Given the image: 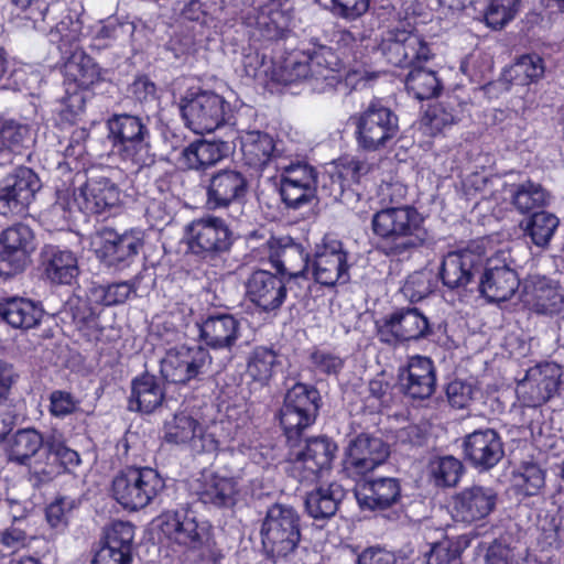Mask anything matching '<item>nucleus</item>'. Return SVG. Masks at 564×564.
I'll return each mask as SVG.
<instances>
[{
  "instance_id": "f257e3e1",
  "label": "nucleus",
  "mask_w": 564,
  "mask_h": 564,
  "mask_svg": "<svg viewBox=\"0 0 564 564\" xmlns=\"http://www.w3.org/2000/svg\"><path fill=\"white\" fill-rule=\"evenodd\" d=\"M378 250L388 257L410 256L430 239L424 217L410 205L384 207L371 217Z\"/></svg>"
},
{
  "instance_id": "f03ea898",
  "label": "nucleus",
  "mask_w": 564,
  "mask_h": 564,
  "mask_svg": "<svg viewBox=\"0 0 564 564\" xmlns=\"http://www.w3.org/2000/svg\"><path fill=\"white\" fill-rule=\"evenodd\" d=\"M300 516L288 505L274 503L268 508L260 528L262 550L273 564H304L299 547Z\"/></svg>"
},
{
  "instance_id": "7ed1b4c3",
  "label": "nucleus",
  "mask_w": 564,
  "mask_h": 564,
  "mask_svg": "<svg viewBox=\"0 0 564 564\" xmlns=\"http://www.w3.org/2000/svg\"><path fill=\"white\" fill-rule=\"evenodd\" d=\"M149 121V117L123 112L113 113L106 122L108 139L118 155L138 169L151 166L155 162Z\"/></svg>"
},
{
  "instance_id": "20e7f679",
  "label": "nucleus",
  "mask_w": 564,
  "mask_h": 564,
  "mask_svg": "<svg viewBox=\"0 0 564 564\" xmlns=\"http://www.w3.org/2000/svg\"><path fill=\"white\" fill-rule=\"evenodd\" d=\"M46 437L33 427L20 429L6 440L10 462L28 467L34 487L51 482L58 475L56 462L45 459Z\"/></svg>"
},
{
  "instance_id": "39448f33",
  "label": "nucleus",
  "mask_w": 564,
  "mask_h": 564,
  "mask_svg": "<svg viewBox=\"0 0 564 564\" xmlns=\"http://www.w3.org/2000/svg\"><path fill=\"white\" fill-rule=\"evenodd\" d=\"M562 368L555 362H544L530 368L518 391L522 395L525 409L523 415L529 417L528 427L532 436L543 435L540 406L553 398L561 383Z\"/></svg>"
},
{
  "instance_id": "423d86ee",
  "label": "nucleus",
  "mask_w": 564,
  "mask_h": 564,
  "mask_svg": "<svg viewBox=\"0 0 564 564\" xmlns=\"http://www.w3.org/2000/svg\"><path fill=\"white\" fill-rule=\"evenodd\" d=\"M319 400L317 389L304 383H296L286 391L279 411V420L291 446H295L303 431L315 422Z\"/></svg>"
},
{
  "instance_id": "0eeeda50",
  "label": "nucleus",
  "mask_w": 564,
  "mask_h": 564,
  "mask_svg": "<svg viewBox=\"0 0 564 564\" xmlns=\"http://www.w3.org/2000/svg\"><path fill=\"white\" fill-rule=\"evenodd\" d=\"M164 488V480L150 467H129L112 480V496L126 509L147 507Z\"/></svg>"
},
{
  "instance_id": "6e6552de",
  "label": "nucleus",
  "mask_w": 564,
  "mask_h": 564,
  "mask_svg": "<svg viewBox=\"0 0 564 564\" xmlns=\"http://www.w3.org/2000/svg\"><path fill=\"white\" fill-rule=\"evenodd\" d=\"M180 107L186 127L197 134L220 128L230 111L225 98L210 90L188 91L181 99Z\"/></svg>"
},
{
  "instance_id": "1a4fd4ad",
  "label": "nucleus",
  "mask_w": 564,
  "mask_h": 564,
  "mask_svg": "<svg viewBox=\"0 0 564 564\" xmlns=\"http://www.w3.org/2000/svg\"><path fill=\"white\" fill-rule=\"evenodd\" d=\"M186 239L193 254L214 260L230 251L234 234L223 218L207 215L186 226Z\"/></svg>"
},
{
  "instance_id": "9d476101",
  "label": "nucleus",
  "mask_w": 564,
  "mask_h": 564,
  "mask_svg": "<svg viewBox=\"0 0 564 564\" xmlns=\"http://www.w3.org/2000/svg\"><path fill=\"white\" fill-rule=\"evenodd\" d=\"M378 50L389 64L398 67L414 66L433 57L424 39L404 26L388 29L382 34Z\"/></svg>"
},
{
  "instance_id": "9b49d317",
  "label": "nucleus",
  "mask_w": 564,
  "mask_h": 564,
  "mask_svg": "<svg viewBox=\"0 0 564 564\" xmlns=\"http://www.w3.org/2000/svg\"><path fill=\"white\" fill-rule=\"evenodd\" d=\"M398 133V116L379 100H372L358 118V143L366 150L388 147Z\"/></svg>"
},
{
  "instance_id": "f8f14e48",
  "label": "nucleus",
  "mask_w": 564,
  "mask_h": 564,
  "mask_svg": "<svg viewBox=\"0 0 564 564\" xmlns=\"http://www.w3.org/2000/svg\"><path fill=\"white\" fill-rule=\"evenodd\" d=\"M90 245L97 258L107 267L123 269L138 256L143 239L138 230L119 234L112 228L105 227L91 236Z\"/></svg>"
},
{
  "instance_id": "ddd939ff",
  "label": "nucleus",
  "mask_w": 564,
  "mask_h": 564,
  "mask_svg": "<svg viewBox=\"0 0 564 564\" xmlns=\"http://www.w3.org/2000/svg\"><path fill=\"white\" fill-rule=\"evenodd\" d=\"M378 339L390 346L417 341L432 334L429 318L416 307L398 310L376 322Z\"/></svg>"
},
{
  "instance_id": "4468645a",
  "label": "nucleus",
  "mask_w": 564,
  "mask_h": 564,
  "mask_svg": "<svg viewBox=\"0 0 564 564\" xmlns=\"http://www.w3.org/2000/svg\"><path fill=\"white\" fill-rule=\"evenodd\" d=\"M36 249L33 230L18 223L0 234V275L10 278L23 272Z\"/></svg>"
},
{
  "instance_id": "2eb2a0df",
  "label": "nucleus",
  "mask_w": 564,
  "mask_h": 564,
  "mask_svg": "<svg viewBox=\"0 0 564 564\" xmlns=\"http://www.w3.org/2000/svg\"><path fill=\"white\" fill-rule=\"evenodd\" d=\"M336 451V444L326 436L308 438L304 447L291 452L289 473L299 481H314L330 468Z\"/></svg>"
},
{
  "instance_id": "dca6fc26",
  "label": "nucleus",
  "mask_w": 564,
  "mask_h": 564,
  "mask_svg": "<svg viewBox=\"0 0 564 564\" xmlns=\"http://www.w3.org/2000/svg\"><path fill=\"white\" fill-rule=\"evenodd\" d=\"M212 357L206 348L182 345L166 351L161 359L160 370L165 380L184 384L206 372Z\"/></svg>"
},
{
  "instance_id": "f3484780",
  "label": "nucleus",
  "mask_w": 564,
  "mask_h": 564,
  "mask_svg": "<svg viewBox=\"0 0 564 564\" xmlns=\"http://www.w3.org/2000/svg\"><path fill=\"white\" fill-rule=\"evenodd\" d=\"M350 267L348 252L341 241L325 239L316 246L312 260V275L317 283L324 286L346 284L350 281Z\"/></svg>"
},
{
  "instance_id": "a211bd4d",
  "label": "nucleus",
  "mask_w": 564,
  "mask_h": 564,
  "mask_svg": "<svg viewBox=\"0 0 564 564\" xmlns=\"http://www.w3.org/2000/svg\"><path fill=\"white\" fill-rule=\"evenodd\" d=\"M259 251L267 258L273 268L281 274L289 278H306L310 273V258L305 248L285 236L281 238L271 237Z\"/></svg>"
},
{
  "instance_id": "6ab92c4d",
  "label": "nucleus",
  "mask_w": 564,
  "mask_h": 564,
  "mask_svg": "<svg viewBox=\"0 0 564 564\" xmlns=\"http://www.w3.org/2000/svg\"><path fill=\"white\" fill-rule=\"evenodd\" d=\"M481 269L478 290L489 302L508 301L518 290V273L502 253L484 259Z\"/></svg>"
},
{
  "instance_id": "aec40b11",
  "label": "nucleus",
  "mask_w": 564,
  "mask_h": 564,
  "mask_svg": "<svg viewBox=\"0 0 564 564\" xmlns=\"http://www.w3.org/2000/svg\"><path fill=\"white\" fill-rule=\"evenodd\" d=\"M248 188V180L240 171L236 169L219 170L208 181L206 206L209 210L217 212L241 205Z\"/></svg>"
},
{
  "instance_id": "412c9836",
  "label": "nucleus",
  "mask_w": 564,
  "mask_h": 564,
  "mask_svg": "<svg viewBox=\"0 0 564 564\" xmlns=\"http://www.w3.org/2000/svg\"><path fill=\"white\" fill-rule=\"evenodd\" d=\"M278 169L281 171L280 195L288 207L297 209L315 198L317 175L313 166L297 162Z\"/></svg>"
},
{
  "instance_id": "4be33fe9",
  "label": "nucleus",
  "mask_w": 564,
  "mask_h": 564,
  "mask_svg": "<svg viewBox=\"0 0 564 564\" xmlns=\"http://www.w3.org/2000/svg\"><path fill=\"white\" fill-rule=\"evenodd\" d=\"M162 533L173 543L186 550H202L209 546V529L199 524L189 512L166 511L160 517Z\"/></svg>"
},
{
  "instance_id": "5701e85b",
  "label": "nucleus",
  "mask_w": 564,
  "mask_h": 564,
  "mask_svg": "<svg viewBox=\"0 0 564 564\" xmlns=\"http://www.w3.org/2000/svg\"><path fill=\"white\" fill-rule=\"evenodd\" d=\"M497 501L494 488L473 485L453 496L451 514L454 521L470 524L486 519L496 509Z\"/></svg>"
},
{
  "instance_id": "b1692460",
  "label": "nucleus",
  "mask_w": 564,
  "mask_h": 564,
  "mask_svg": "<svg viewBox=\"0 0 564 564\" xmlns=\"http://www.w3.org/2000/svg\"><path fill=\"white\" fill-rule=\"evenodd\" d=\"M482 265L484 254L480 248H466L448 252L444 257L440 275L443 284L449 290H466Z\"/></svg>"
},
{
  "instance_id": "393cba45",
  "label": "nucleus",
  "mask_w": 564,
  "mask_h": 564,
  "mask_svg": "<svg viewBox=\"0 0 564 564\" xmlns=\"http://www.w3.org/2000/svg\"><path fill=\"white\" fill-rule=\"evenodd\" d=\"M523 303L538 315L564 317V293L545 276L530 275L525 279Z\"/></svg>"
},
{
  "instance_id": "a878e982",
  "label": "nucleus",
  "mask_w": 564,
  "mask_h": 564,
  "mask_svg": "<svg viewBox=\"0 0 564 564\" xmlns=\"http://www.w3.org/2000/svg\"><path fill=\"white\" fill-rule=\"evenodd\" d=\"M388 456L389 448L380 437L361 433L348 446L345 469L352 477L366 476Z\"/></svg>"
},
{
  "instance_id": "bb28decb",
  "label": "nucleus",
  "mask_w": 564,
  "mask_h": 564,
  "mask_svg": "<svg viewBox=\"0 0 564 564\" xmlns=\"http://www.w3.org/2000/svg\"><path fill=\"white\" fill-rule=\"evenodd\" d=\"M463 453L474 467L488 470L503 457V443L495 429L475 430L463 440Z\"/></svg>"
},
{
  "instance_id": "cd10ccee",
  "label": "nucleus",
  "mask_w": 564,
  "mask_h": 564,
  "mask_svg": "<svg viewBox=\"0 0 564 564\" xmlns=\"http://www.w3.org/2000/svg\"><path fill=\"white\" fill-rule=\"evenodd\" d=\"M293 3L290 0H269L260 7L256 17H243L247 24L254 26L257 34L268 41L279 40L289 31L293 20Z\"/></svg>"
},
{
  "instance_id": "c85d7f7f",
  "label": "nucleus",
  "mask_w": 564,
  "mask_h": 564,
  "mask_svg": "<svg viewBox=\"0 0 564 564\" xmlns=\"http://www.w3.org/2000/svg\"><path fill=\"white\" fill-rule=\"evenodd\" d=\"M249 301L263 312L279 310L286 299V288L282 278L268 270L253 271L246 282Z\"/></svg>"
},
{
  "instance_id": "c756f323",
  "label": "nucleus",
  "mask_w": 564,
  "mask_h": 564,
  "mask_svg": "<svg viewBox=\"0 0 564 564\" xmlns=\"http://www.w3.org/2000/svg\"><path fill=\"white\" fill-rule=\"evenodd\" d=\"M207 347L231 351L241 336L240 322L227 313L208 314L197 323Z\"/></svg>"
},
{
  "instance_id": "7c9ffc66",
  "label": "nucleus",
  "mask_w": 564,
  "mask_h": 564,
  "mask_svg": "<svg viewBox=\"0 0 564 564\" xmlns=\"http://www.w3.org/2000/svg\"><path fill=\"white\" fill-rule=\"evenodd\" d=\"M79 210L100 215L117 206L120 200L118 186L108 177L91 176L76 189Z\"/></svg>"
},
{
  "instance_id": "2f4dec72",
  "label": "nucleus",
  "mask_w": 564,
  "mask_h": 564,
  "mask_svg": "<svg viewBox=\"0 0 564 564\" xmlns=\"http://www.w3.org/2000/svg\"><path fill=\"white\" fill-rule=\"evenodd\" d=\"M399 379L402 391L411 399L430 398L436 387L433 361L424 356L411 357L406 368L400 369Z\"/></svg>"
},
{
  "instance_id": "473e14b6",
  "label": "nucleus",
  "mask_w": 564,
  "mask_h": 564,
  "mask_svg": "<svg viewBox=\"0 0 564 564\" xmlns=\"http://www.w3.org/2000/svg\"><path fill=\"white\" fill-rule=\"evenodd\" d=\"M40 260L43 274L53 284L70 285L79 274L78 258L67 248L45 245Z\"/></svg>"
},
{
  "instance_id": "72a5a7b5",
  "label": "nucleus",
  "mask_w": 564,
  "mask_h": 564,
  "mask_svg": "<svg viewBox=\"0 0 564 564\" xmlns=\"http://www.w3.org/2000/svg\"><path fill=\"white\" fill-rule=\"evenodd\" d=\"M236 148L235 140H198L185 147L178 156V164L186 170H206Z\"/></svg>"
},
{
  "instance_id": "f704fd0d",
  "label": "nucleus",
  "mask_w": 564,
  "mask_h": 564,
  "mask_svg": "<svg viewBox=\"0 0 564 564\" xmlns=\"http://www.w3.org/2000/svg\"><path fill=\"white\" fill-rule=\"evenodd\" d=\"M229 140L239 142L246 165L261 171L276 156L275 142L267 132L259 130L238 132L230 130Z\"/></svg>"
},
{
  "instance_id": "c9c22d12",
  "label": "nucleus",
  "mask_w": 564,
  "mask_h": 564,
  "mask_svg": "<svg viewBox=\"0 0 564 564\" xmlns=\"http://www.w3.org/2000/svg\"><path fill=\"white\" fill-rule=\"evenodd\" d=\"M401 497V486L397 478H365L356 489V498L364 509L384 510L397 503Z\"/></svg>"
},
{
  "instance_id": "e433bc0d",
  "label": "nucleus",
  "mask_w": 564,
  "mask_h": 564,
  "mask_svg": "<svg viewBox=\"0 0 564 564\" xmlns=\"http://www.w3.org/2000/svg\"><path fill=\"white\" fill-rule=\"evenodd\" d=\"M311 68V87L314 91L325 93L341 84L340 61L332 47L318 45L307 50Z\"/></svg>"
},
{
  "instance_id": "4c0bfd02",
  "label": "nucleus",
  "mask_w": 564,
  "mask_h": 564,
  "mask_svg": "<svg viewBox=\"0 0 564 564\" xmlns=\"http://www.w3.org/2000/svg\"><path fill=\"white\" fill-rule=\"evenodd\" d=\"M195 491L205 505L230 507L235 505L238 484L234 477L214 471H204L197 479Z\"/></svg>"
},
{
  "instance_id": "58836bf2",
  "label": "nucleus",
  "mask_w": 564,
  "mask_h": 564,
  "mask_svg": "<svg viewBox=\"0 0 564 564\" xmlns=\"http://www.w3.org/2000/svg\"><path fill=\"white\" fill-rule=\"evenodd\" d=\"M65 82L78 88L87 89L100 79V69L94 59L82 48H67L62 54Z\"/></svg>"
},
{
  "instance_id": "ea45409f",
  "label": "nucleus",
  "mask_w": 564,
  "mask_h": 564,
  "mask_svg": "<svg viewBox=\"0 0 564 564\" xmlns=\"http://www.w3.org/2000/svg\"><path fill=\"white\" fill-rule=\"evenodd\" d=\"M43 308L24 297H8L0 301V317L13 328L30 329L39 325Z\"/></svg>"
},
{
  "instance_id": "a19ab883",
  "label": "nucleus",
  "mask_w": 564,
  "mask_h": 564,
  "mask_svg": "<svg viewBox=\"0 0 564 564\" xmlns=\"http://www.w3.org/2000/svg\"><path fill=\"white\" fill-rule=\"evenodd\" d=\"M163 400L164 391L155 376L143 373L132 380L129 410L152 413Z\"/></svg>"
},
{
  "instance_id": "79ce46f5",
  "label": "nucleus",
  "mask_w": 564,
  "mask_h": 564,
  "mask_svg": "<svg viewBox=\"0 0 564 564\" xmlns=\"http://www.w3.org/2000/svg\"><path fill=\"white\" fill-rule=\"evenodd\" d=\"M345 496L344 487L336 481L319 486L307 494L305 498L306 511L316 520L329 519L335 516Z\"/></svg>"
},
{
  "instance_id": "37998d69",
  "label": "nucleus",
  "mask_w": 564,
  "mask_h": 564,
  "mask_svg": "<svg viewBox=\"0 0 564 564\" xmlns=\"http://www.w3.org/2000/svg\"><path fill=\"white\" fill-rule=\"evenodd\" d=\"M546 66L544 59L535 53L519 56L502 73V80L512 86H529L544 78Z\"/></svg>"
},
{
  "instance_id": "c03bdc74",
  "label": "nucleus",
  "mask_w": 564,
  "mask_h": 564,
  "mask_svg": "<svg viewBox=\"0 0 564 564\" xmlns=\"http://www.w3.org/2000/svg\"><path fill=\"white\" fill-rule=\"evenodd\" d=\"M510 205L521 215L533 214L550 204L551 194L540 184L527 180L508 188Z\"/></svg>"
},
{
  "instance_id": "a18cd8bd",
  "label": "nucleus",
  "mask_w": 564,
  "mask_h": 564,
  "mask_svg": "<svg viewBox=\"0 0 564 564\" xmlns=\"http://www.w3.org/2000/svg\"><path fill=\"white\" fill-rule=\"evenodd\" d=\"M30 140L28 124L12 119L0 120V166L11 163L14 156L23 155Z\"/></svg>"
},
{
  "instance_id": "49530a36",
  "label": "nucleus",
  "mask_w": 564,
  "mask_h": 564,
  "mask_svg": "<svg viewBox=\"0 0 564 564\" xmlns=\"http://www.w3.org/2000/svg\"><path fill=\"white\" fill-rule=\"evenodd\" d=\"M519 6L520 0H479L474 19L499 30L516 17Z\"/></svg>"
},
{
  "instance_id": "de8ad7c7",
  "label": "nucleus",
  "mask_w": 564,
  "mask_h": 564,
  "mask_svg": "<svg viewBox=\"0 0 564 564\" xmlns=\"http://www.w3.org/2000/svg\"><path fill=\"white\" fill-rule=\"evenodd\" d=\"M281 366L278 354L268 347L253 348L247 359V373L253 381L264 386L272 379Z\"/></svg>"
},
{
  "instance_id": "09e8293b",
  "label": "nucleus",
  "mask_w": 564,
  "mask_h": 564,
  "mask_svg": "<svg viewBox=\"0 0 564 564\" xmlns=\"http://www.w3.org/2000/svg\"><path fill=\"white\" fill-rule=\"evenodd\" d=\"M139 282V278L135 276L130 281L96 284L89 290V299L93 303L104 306L121 305L135 294Z\"/></svg>"
},
{
  "instance_id": "8fccbe9b",
  "label": "nucleus",
  "mask_w": 564,
  "mask_h": 564,
  "mask_svg": "<svg viewBox=\"0 0 564 564\" xmlns=\"http://www.w3.org/2000/svg\"><path fill=\"white\" fill-rule=\"evenodd\" d=\"M410 72L405 77L406 90L416 99L424 100L438 96L442 90V84L432 69L423 67L421 64L409 66Z\"/></svg>"
},
{
  "instance_id": "3c124183",
  "label": "nucleus",
  "mask_w": 564,
  "mask_h": 564,
  "mask_svg": "<svg viewBox=\"0 0 564 564\" xmlns=\"http://www.w3.org/2000/svg\"><path fill=\"white\" fill-rule=\"evenodd\" d=\"M79 210L76 189L68 187L56 191V199L46 212V218L57 229L68 227Z\"/></svg>"
},
{
  "instance_id": "603ef678",
  "label": "nucleus",
  "mask_w": 564,
  "mask_h": 564,
  "mask_svg": "<svg viewBox=\"0 0 564 564\" xmlns=\"http://www.w3.org/2000/svg\"><path fill=\"white\" fill-rule=\"evenodd\" d=\"M558 217L549 212L533 213L523 226L524 235L528 236L536 247L545 249L550 246L557 227Z\"/></svg>"
},
{
  "instance_id": "864d4df0",
  "label": "nucleus",
  "mask_w": 564,
  "mask_h": 564,
  "mask_svg": "<svg viewBox=\"0 0 564 564\" xmlns=\"http://www.w3.org/2000/svg\"><path fill=\"white\" fill-rule=\"evenodd\" d=\"M4 188L9 189L13 195L20 197L31 204L35 193L41 188L37 175L26 166H18L12 169L0 181Z\"/></svg>"
},
{
  "instance_id": "5fc2aeb1",
  "label": "nucleus",
  "mask_w": 564,
  "mask_h": 564,
  "mask_svg": "<svg viewBox=\"0 0 564 564\" xmlns=\"http://www.w3.org/2000/svg\"><path fill=\"white\" fill-rule=\"evenodd\" d=\"M299 80H307L311 84L307 51L290 54L279 68L275 67L273 83L289 85Z\"/></svg>"
},
{
  "instance_id": "6e6d98bb",
  "label": "nucleus",
  "mask_w": 564,
  "mask_h": 564,
  "mask_svg": "<svg viewBox=\"0 0 564 564\" xmlns=\"http://www.w3.org/2000/svg\"><path fill=\"white\" fill-rule=\"evenodd\" d=\"M82 35V23L74 20L70 15L64 17L54 28L48 32V40L51 43L56 44L58 51L65 54L67 48H80L78 45Z\"/></svg>"
},
{
  "instance_id": "4d7b16f0",
  "label": "nucleus",
  "mask_w": 564,
  "mask_h": 564,
  "mask_svg": "<svg viewBox=\"0 0 564 564\" xmlns=\"http://www.w3.org/2000/svg\"><path fill=\"white\" fill-rule=\"evenodd\" d=\"M164 429V438L167 443L176 445L189 444L199 429V423L185 413H178L165 423Z\"/></svg>"
},
{
  "instance_id": "13d9d810",
  "label": "nucleus",
  "mask_w": 564,
  "mask_h": 564,
  "mask_svg": "<svg viewBox=\"0 0 564 564\" xmlns=\"http://www.w3.org/2000/svg\"><path fill=\"white\" fill-rule=\"evenodd\" d=\"M45 459L56 462L58 475L61 469L72 470L80 464L79 454L69 448L61 436L51 434L46 437Z\"/></svg>"
},
{
  "instance_id": "bf43d9fd",
  "label": "nucleus",
  "mask_w": 564,
  "mask_h": 564,
  "mask_svg": "<svg viewBox=\"0 0 564 564\" xmlns=\"http://www.w3.org/2000/svg\"><path fill=\"white\" fill-rule=\"evenodd\" d=\"M241 65L246 76L258 79L263 84L273 82L275 76L274 63L258 51L250 50L245 53L241 59Z\"/></svg>"
},
{
  "instance_id": "052dcab7",
  "label": "nucleus",
  "mask_w": 564,
  "mask_h": 564,
  "mask_svg": "<svg viewBox=\"0 0 564 564\" xmlns=\"http://www.w3.org/2000/svg\"><path fill=\"white\" fill-rule=\"evenodd\" d=\"M513 481L525 496H534L544 487L545 476L540 466L525 463L514 473Z\"/></svg>"
},
{
  "instance_id": "680f3d73",
  "label": "nucleus",
  "mask_w": 564,
  "mask_h": 564,
  "mask_svg": "<svg viewBox=\"0 0 564 564\" xmlns=\"http://www.w3.org/2000/svg\"><path fill=\"white\" fill-rule=\"evenodd\" d=\"M462 473V463L453 456L441 457L431 464L432 477L440 487L455 486Z\"/></svg>"
},
{
  "instance_id": "e2e57ef3",
  "label": "nucleus",
  "mask_w": 564,
  "mask_h": 564,
  "mask_svg": "<svg viewBox=\"0 0 564 564\" xmlns=\"http://www.w3.org/2000/svg\"><path fill=\"white\" fill-rule=\"evenodd\" d=\"M134 538V528L129 522L117 521L106 533V543L109 547L122 551L131 556V545Z\"/></svg>"
},
{
  "instance_id": "0e129e2a",
  "label": "nucleus",
  "mask_w": 564,
  "mask_h": 564,
  "mask_svg": "<svg viewBox=\"0 0 564 564\" xmlns=\"http://www.w3.org/2000/svg\"><path fill=\"white\" fill-rule=\"evenodd\" d=\"M321 192L330 199L344 204H348L354 197V191L339 170L336 173L323 176Z\"/></svg>"
},
{
  "instance_id": "69168bd1",
  "label": "nucleus",
  "mask_w": 564,
  "mask_h": 564,
  "mask_svg": "<svg viewBox=\"0 0 564 564\" xmlns=\"http://www.w3.org/2000/svg\"><path fill=\"white\" fill-rule=\"evenodd\" d=\"M329 7L333 14L345 20L354 21L364 15L370 6V0H316Z\"/></svg>"
},
{
  "instance_id": "338daca9",
  "label": "nucleus",
  "mask_w": 564,
  "mask_h": 564,
  "mask_svg": "<svg viewBox=\"0 0 564 564\" xmlns=\"http://www.w3.org/2000/svg\"><path fill=\"white\" fill-rule=\"evenodd\" d=\"M433 291L427 272L415 271L410 274L401 288V292L410 302H419Z\"/></svg>"
},
{
  "instance_id": "774afa93",
  "label": "nucleus",
  "mask_w": 564,
  "mask_h": 564,
  "mask_svg": "<svg viewBox=\"0 0 564 564\" xmlns=\"http://www.w3.org/2000/svg\"><path fill=\"white\" fill-rule=\"evenodd\" d=\"M416 564H460L459 552L452 549L448 542L435 543Z\"/></svg>"
}]
</instances>
